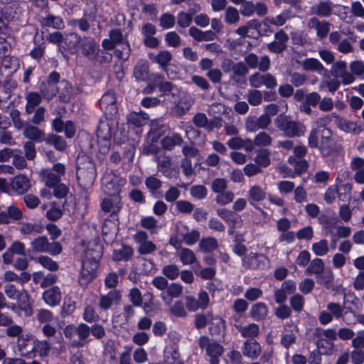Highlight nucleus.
Returning <instances> with one entry per match:
<instances>
[{
	"label": "nucleus",
	"instance_id": "f257e3e1",
	"mask_svg": "<svg viewBox=\"0 0 364 364\" xmlns=\"http://www.w3.org/2000/svg\"><path fill=\"white\" fill-rule=\"evenodd\" d=\"M102 255V248L99 245H95V249L88 248L85 251L78 279L81 287H87L96 277L99 261Z\"/></svg>",
	"mask_w": 364,
	"mask_h": 364
},
{
	"label": "nucleus",
	"instance_id": "f03ea898",
	"mask_svg": "<svg viewBox=\"0 0 364 364\" xmlns=\"http://www.w3.org/2000/svg\"><path fill=\"white\" fill-rule=\"evenodd\" d=\"M277 128L288 138L300 137L305 134L306 127L299 120H293L291 117L280 114L275 119Z\"/></svg>",
	"mask_w": 364,
	"mask_h": 364
},
{
	"label": "nucleus",
	"instance_id": "7ed1b4c3",
	"mask_svg": "<svg viewBox=\"0 0 364 364\" xmlns=\"http://www.w3.org/2000/svg\"><path fill=\"white\" fill-rule=\"evenodd\" d=\"M109 118L106 117L105 119H101L96 130L99 150L102 154L108 152L111 145L114 122Z\"/></svg>",
	"mask_w": 364,
	"mask_h": 364
},
{
	"label": "nucleus",
	"instance_id": "20e7f679",
	"mask_svg": "<svg viewBox=\"0 0 364 364\" xmlns=\"http://www.w3.org/2000/svg\"><path fill=\"white\" fill-rule=\"evenodd\" d=\"M4 289L9 299L17 301L18 308L24 312L25 316L32 315L33 309L30 303V296L26 289L18 290L12 284H6Z\"/></svg>",
	"mask_w": 364,
	"mask_h": 364
},
{
	"label": "nucleus",
	"instance_id": "39448f33",
	"mask_svg": "<svg viewBox=\"0 0 364 364\" xmlns=\"http://www.w3.org/2000/svg\"><path fill=\"white\" fill-rule=\"evenodd\" d=\"M71 36H73L77 42V48L84 57L90 61L97 60L100 50L94 38L90 36L81 37L76 33H71Z\"/></svg>",
	"mask_w": 364,
	"mask_h": 364
},
{
	"label": "nucleus",
	"instance_id": "423d86ee",
	"mask_svg": "<svg viewBox=\"0 0 364 364\" xmlns=\"http://www.w3.org/2000/svg\"><path fill=\"white\" fill-rule=\"evenodd\" d=\"M198 343L200 349L205 350V355L209 358L210 364H220V357L224 353L223 346L206 336H200Z\"/></svg>",
	"mask_w": 364,
	"mask_h": 364
},
{
	"label": "nucleus",
	"instance_id": "0eeeda50",
	"mask_svg": "<svg viewBox=\"0 0 364 364\" xmlns=\"http://www.w3.org/2000/svg\"><path fill=\"white\" fill-rule=\"evenodd\" d=\"M31 248L36 253H49L52 255H59L62 246L58 242H49L46 236H38L31 242Z\"/></svg>",
	"mask_w": 364,
	"mask_h": 364
},
{
	"label": "nucleus",
	"instance_id": "6e6552de",
	"mask_svg": "<svg viewBox=\"0 0 364 364\" xmlns=\"http://www.w3.org/2000/svg\"><path fill=\"white\" fill-rule=\"evenodd\" d=\"M249 82L252 87L256 89L262 86H265L267 89H274L277 85L276 77L269 73H255L249 77Z\"/></svg>",
	"mask_w": 364,
	"mask_h": 364
},
{
	"label": "nucleus",
	"instance_id": "1a4fd4ad",
	"mask_svg": "<svg viewBox=\"0 0 364 364\" xmlns=\"http://www.w3.org/2000/svg\"><path fill=\"white\" fill-rule=\"evenodd\" d=\"M185 301L186 309L193 312L198 309L204 310L207 309L210 302L208 294L204 290H201L198 294V299L188 295L185 297Z\"/></svg>",
	"mask_w": 364,
	"mask_h": 364
},
{
	"label": "nucleus",
	"instance_id": "9d476101",
	"mask_svg": "<svg viewBox=\"0 0 364 364\" xmlns=\"http://www.w3.org/2000/svg\"><path fill=\"white\" fill-rule=\"evenodd\" d=\"M126 181L115 175L107 176L103 178L102 189L107 196H119V193Z\"/></svg>",
	"mask_w": 364,
	"mask_h": 364
},
{
	"label": "nucleus",
	"instance_id": "9b49d317",
	"mask_svg": "<svg viewBox=\"0 0 364 364\" xmlns=\"http://www.w3.org/2000/svg\"><path fill=\"white\" fill-rule=\"evenodd\" d=\"M330 73L335 78H340L343 85H350L355 81V77L347 70L346 61L339 60L333 63Z\"/></svg>",
	"mask_w": 364,
	"mask_h": 364
},
{
	"label": "nucleus",
	"instance_id": "f8f14e48",
	"mask_svg": "<svg viewBox=\"0 0 364 364\" xmlns=\"http://www.w3.org/2000/svg\"><path fill=\"white\" fill-rule=\"evenodd\" d=\"M77 178L79 185L83 188H88L92 186L95 179V168L92 163H89L86 168L77 167Z\"/></svg>",
	"mask_w": 364,
	"mask_h": 364
},
{
	"label": "nucleus",
	"instance_id": "ddd939ff",
	"mask_svg": "<svg viewBox=\"0 0 364 364\" xmlns=\"http://www.w3.org/2000/svg\"><path fill=\"white\" fill-rule=\"evenodd\" d=\"M101 110L106 117L112 118L117 113L116 97L113 91H108L102 95L99 101Z\"/></svg>",
	"mask_w": 364,
	"mask_h": 364
},
{
	"label": "nucleus",
	"instance_id": "4468645a",
	"mask_svg": "<svg viewBox=\"0 0 364 364\" xmlns=\"http://www.w3.org/2000/svg\"><path fill=\"white\" fill-rule=\"evenodd\" d=\"M289 39L287 33L283 29H280L274 33V40L268 43L267 48L271 53H282L287 48Z\"/></svg>",
	"mask_w": 364,
	"mask_h": 364
},
{
	"label": "nucleus",
	"instance_id": "2eb2a0df",
	"mask_svg": "<svg viewBox=\"0 0 364 364\" xmlns=\"http://www.w3.org/2000/svg\"><path fill=\"white\" fill-rule=\"evenodd\" d=\"M245 64L251 69H259L261 72H266L270 67V59L267 55L259 58L255 53H249L245 58Z\"/></svg>",
	"mask_w": 364,
	"mask_h": 364
},
{
	"label": "nucleus",
	"instance_id": "dca6fc26",
	"mask_svg": "<svg viewBox=\"0 0 364 364\" xmlns=\"http://www.w3.org/2000/svg\"><path fill=\"white\" fill-rule=\"evenodd\" d=\"M226 63L228 68H231L232 75L230 79L237 84H242L245 82V76L249 72L248 67L243 62L235 63L232 60L227 59Z\"/></svg>",
	"mask_w": 364,
	"mask_h": 364
},
{
	"label": "nucleus",
	"instance_id": "f3484780",
	"mask_svg": "<svg viewBox=\"0 0 364 364\" xmlns=\"http://www.w3.org/2000/svg\"><path fill=\"white\" fill-rule=\"evenodd\" d=\"M121 299V291L118 289H112L106 294H100L98 299V306L102 311H107L113 305H117Z\"/></svg>",
	"mask_w": 364,
	"mask_h": 364
},
{
	"label": "nucleus",
	"instance_id": "a211bd4d",
	"mask_svg": "<svg viewBox=\"0 0 364 364\" xmlns=\"http://www.w3.org/2000/svg\"><path fill=\"white\" fill-rule=\"evenodd\" d=\"M336 124L342 131L349 133L358 134L364 129L363 123L360 122H349L338 114H333Z\"/></svg>",
	"mask_w": 364,
	"mask_h": 364
},
{
	"label": "nucleus",
	"instance_id": "6ab92c4d",
	"mask_svg": "<svg viewBox=\"0 0 364 364\" xmlns=\"http://www.w3.org/2000/svg\"><path fill=\"white\" fill-rule=\"evenodd\" d=\"M102 210L107 213L117 215L122 208L120 196H108L101 203Z\"/></svg>",
	"mask_w": 364,
	"mask_h": 364
},
{
	"label": "nucleus",
	"instance_id": "aec40b11",
	"mask_svg": "<svg viewBox=\"0 0 364 364\" xmlns=\"http://www.w3.org/2000/svg\"><path fill=\"white\" fill-rule=\"evenodd\" d=\"M318 149L324 157L330 156L333 151L332 132L330 129H321V139Z\"/></svg>",
	"mask_w": 364,
	"mask_h": 364
},
{
	"label": "nucleus",
	"instance_id": "412c9836",
	"mask_svg": "<svg viewBox=\"0 0 364 364\" xmlns=\"http://www.w3.org/2000/svg\"><path fill=\"white\" fill-rule=\"evenodd\" d=\"M18 230L23 236H35L41 234L44 227L38 222H22L19 223Z\"/></svg>",
	"mask_w": 364,
	"mask_h": 364
},
{
	"label": "nucleus",
	"instance_id": "4be33fe9",
	"mask_svg": "<svg viewBox=\"0 0 364 364\" xmlns=\"http://www.w3.org/2000/svg\"><path fill=\"white\" fill-rule=\"evenodd\" d=\"M11 187L16 193L23 194L31 188V181L25 175L19 174L12 179Z\"/></svg>",
	"mask_w": 364,
	"mask_h": 364
},
{
	"label": "nucleus",
	"instance_id": "5701e85b",
	"mask_svg": "<svg viewBox=\"0 0 364 364\" xmlns=\"http://www.w3.org/2000/svg\"><path fill=\"white\" fill-rule=\"evenodd\" d=\"M23 217L22 211L15 205H10L6 210L0 212V225L9 224L12 220H18Z\"/></svg>",
	"mask_w": 364,
	"mask_h": 364
},
{
	"label": "nucleus",
	"instance_id": "b1692460",
	"mask_svg": "<svg viewBox=\"0 0 364 364\" xmlns=\"http://www.w3.org/2000/svg\"><path fill=\"white\" fill-rule=\"evenodd\" d=\"M217 214L228 223L232 229H235L242 225V220L240 215L233 211L225 208H220L217 210Z\"/></svg>",
	"mask_w": 364,
	"mask_h": 364
},
{
	"label": "nucleus",
	"instance_id": "393cba45",
	"mask_svg": "<svg viewBox=\"0 0 364 364\" xmlns=\"http://www.w3.org/2000/svg\"><path fill=\"white\" fill-rule=\"evenodd\" d=\"M183 290L182 285L177 283H171L168 284L167 289L161 294V298L166 304L170 305L173 298L181 296Z\"/></svg>",
	"mask_w": 364,
	"mask_h": 364
},
{
	"label": "nucleus",
	"instance_id": "a878e982",
	"mask_svg": "<svg viewBox=\"0 0 364 364\" xmlns=\"http://www.w3.org/2000/svg\"><path fill=\"white\" fill-rule=\"evenodd\" d=\"M308 27L316 31V35L320 38L326 37L330 31L331 24L325 21H320L316 17H312L308 21Z\"/></svg>",
	"mask_w": 364,
	"mask_h": 364
},
{
	"label": "nucleus",
	"instance_id": "bb28decb",
	"mask_svg": "<svg viewBox=\"0 0 364 364\" xmlns=\"http://www.w3.org/2000/svg\"><path fill=\"white\" fill-rule=\"evenodd\" d=\"M23 135L25 138L28 139V141H31L33 142L45 141V139L46 137L43 130L30 124H28L23 129Z\"/></svg>",
	"mask_w": 364,
	"mask_h": 364
},
{
	"label": "nucleus",
	"instance_id": "cd10ccee",
	"mask_svg": "<svg viewBox=\"0 0 364 364\" xmlns=\"http://www.w3.org/2000/svg\"><path fill=\"white\" fill-rule=\"evenodd\" d=\"M209 325V332L211 335L224 337L226 331V324L224 319L219 316L213 314Z\"/></svg>",
	"mask_w": 364,
	"mask_h": 364
},
{
	"label": "nucleus",
	"instance_id": "c85d7f7f",
	"mask_svg": "<svg viewBox=\"0 0 364 364\" xmlns=\"http://www.w3.org/2000/svg\"><path fill=\"white\" fill-rule=\"evenodd\" d=\"M247 198L250 204L254 205L255 203L262 202L266 198L265 190L259 185L252 186L247 191Z\"/></svg>",
	"mask_w": 364,
	"mask_h": 364
},
{
	"label": "nucleus",
	"instance_id": "c756f323",
	"mask_svg": "<svg viewBox=\"0 0 364 364\" xmlns=\"http://www.w3.org/2000/svg\"><path fill=\"white\" fill-rule=\"evenodd\" d=\"M43 301L50 306L58 305L61 300V292L58 287H53L43 294Z\"/></svg>",
	"mask_w": 364,
	"mask_h": 364
},
{
	"label": "nucleus",
	"instance_id": "7c9ffc66",
	"mask_svg": "<svg viewBox=\"0 0 364 364\" xmlns=\"http://www.w3.org/2000/svg\"><path fill=\"white\" fill-rule=\"evenodd\" d=\"M40 23L42 27H52L57 30L63 29L65 27L64 21L60 16L50 14L44 17H41Z\"/></svg>",
	"mask_w": 364,
	"mask_h": 364
},
{
	"label": "nucleus",
	"instance_id": "2f4dec72",
	"mask_svg": "<svg viewBox=\"0 0 364 364\" xmlns=\"http://www.w3.org/2000/svg\"><path fill=\"white\" fill-rule=\"evenodd\" d=\"M301 66L306 71L316 72L319 74L327 71L322 63L318 59L314 58L305 59L302 62Z\"/></svg>",
	"mask_w": 364,
	"mask_h": 364
},
{
	"label": "nucleus",
	"instance_id": "473e14b6",
	"mask_svg": "<svg viewBox=\"0 0 364 364\" xmlns=\"http://www.w3.org/2000/svg\"><path fill=\"white\" fill-rule=\"evenodd\" d=\"M58 97L63 102H68L73 96V87L67 80H62L58 84Z\"/></svg>",
	"mask_w": 364,
	"mask_h": 364
},
{
	"label": "nucleus",
	"instance_id": "72a5a7b5",
	"mask_svg": "<svg viewBox=\"0 0 364 364\" xmlns=\"http://www.w3.org/2000/svg\"><path fill=\"white\" fill-rule=\"evenodd\" d=\"M166 131V126L165 124H161L156 121H152L151 123V129L148 132V139L151 142L155 143Z\"/></svg>",
	"mask_w": 364,
	"mask_h": 364
},
{
	"label": "nucleus",
	"instance_id": "f704fd0d",
	"mask_svg": "<svg viewBox=\"0 0 364 364\" xmlns=\"http://www.w3.org/2000/svg\"><path fill=\"white\" fill-rule=\"evenodd\" d=\"M250 314L255 321L263 320L268 314L267 306L263 302H257L252 306Z\"/></svg>",
	"mask_w": 364,
	"mask_h": 364
},
{
	"label": "nucleus",
	"instance_id": "c9c22d12",
	"mask_svg": "<svg viewBox=\"0 0 364 364\" xmlns=\"http://www.w3.org/2000/svg\"><path fill=\"white\" fill-rule=\"evenodd\" d=\"M242 352L245 356L251 358H255L259 355L261 352V347L260 345L256 341L247 340L244 343Z\"/></svg>",
	"mask_w": 364,
	"mask_h": 364
},
{
	"label": "nucleus",
	"instance_id": "e433bc0d",
	"mask_svg": "<svg viewBox=\"0 0 364 364\" xmlns=\"http://www.w3.org/2000/svg\"><path fill=\"white\" fill-rule=\"evenodd\" d=\"M154 160L157 163L158 170L165 176H169V173L171 172L170 166L171 165V158L165 154H161L156 155Z\"/></svg>",
	"mask_w": 364,
	"mask_h": 364
},
{
	"label": "nucleus",
	"instance_id": "4c0bfd02",
	"mask_svg": "<svg viewBox=\"0 0 364 364\" xmlns=\"http://www.w3.org/2000/svg\"><path fill=\"white\" fill-rule=\"evenodd\" d=\"M149 59L159 64L163 70H165L172 60V55L168 50H160L157 55L150 54Z\"/></svg>",
	"mask_w": 364,
	"mask_h": 364
},
{
	"label": "nucleus",
	"instance_id": "58836bf2",
	"mask_svg": "<svg viewBox=\"0 0 364 364\" xmlns=\"http://www.w3.org/2000/svg\"><path fill=\"white\" fill-rule=\"evenodd\" d=\"M183 142L181 136L178 133H173L166 136L161 140V145L166 150H172L176 146H181Z\"/></svg>",
	"mask_w": 364,
	"mask_h": 364
},
{
	"label": "nucleus",
	"instance_id": "ea45409f",
	"mask_svg": "<svg viewBox=\"0 0 364 364\" xmlns=\"http://www.w3.org/2000/svg\"><path fill=\"white\" fill-rule=\"evenodd\" d=\"M235 328L243 338H254L258 336L259 332V326L253 323L247 326L235 325Z\"/></svg>",
	"mask_w": 364,
	"mask_h": 364
},
{
	"label": "nucleus",
	"instance_id": "a19ab883",
	"mask_svg": "<svg viewBox=\"0 0 364 364\" xmlns=\"http://www.w3.org/2000/svg\"><path fill=\"white\" fill-rule=\"evenodd\" d=\"M134 76L138 81H145L149 77V65L144 60L137 62L134 68Z\"/></svg>",
	"mask_w": 364,
	"mask_h": 364
},
{
	"label": "nucleus",
	"instance_id": "79ce46f5",
	"mask_svg": "<svg viewBox=\"0 0 364 364\" xmlns=\"http://www.w3.org/2000/svg\"><path fill=\"white\" fill-rule=\"evenodd\" d=\"M26 112L27 114H31L36 106H38L42 100L40 94L36 92H30L26 95Z\"/></svg>",
	"mask_w": 364,
	"mask_h": 364
},
{
	"label": "nucleus",
	"instance_id": "37998d69",
	"mask_svg": "<svg viewBox=\"0 0 364 364\" xmlns=\"http://www.w3.org/2000/svg\"><path fill=\"white\" fill-rule=\"evenodd\" d=\"M288 325L290 327H293L294 329H290L288 331L285 328L281 338V344L287 349H288L291 345L296 342L297 337L296 326H294L292 323Z\"/></svg>",
	"mask_w": 364,
	"mask_h": 364
},
{
	"label": "nucleus",
	"instance_id": "c03bdc74",
	"mask_svg": "<svg viewBox=\"0 0 364 364\" xmlns=\"http://www.w3.org/2000/svg\"><path fill=\"white\" fill-rule=\"evenodd\" d=\"M45 142L48 145H53L55 149L60 151H63L67 147L65 139L59 135L50 134L46 136Z\"/></svg>",
	"mask_w": 364,
	"mask_h": 364
},
{
	"label": "nucleus",
	"instance_id": "a18cd8bd",
	"mask_svg": "<svg viewBox=\"0 0 364 364\" xmlns=\"http://www.w3.org/2000/svg\"><path fill=\"white\" fill-rule=\"evenodd\" d=\"M134 254V250L132 247L123 245L122 248L116 250L113 252L112 257L115 261H128Z\"/></svg>",
	"mask_w": 364,
	"mask_h": 364
},
{
	"label": "nucleus",
	"instance_id": "49530a36",
	"mask_svg": "<svg viewBox=\"0 0 364 364\" xmlns=\"http://www.w3.org/2000/svg\"><path fill=\"white\" fill-rule=\"evenodd\" d=\"M267 258L261 254L251 252L249 255L244 257L242 264L245 268H256L258 266V262H261Z\"/></svg>",
	"mask_w": 364,
	"mask_h": 364
},
{
	"label": "nucleus",
	"instance_id": "de8ad7c7",
	"mask_svg": "<svg viewBox=\"0 0 364 364\" xmlns=\"http://www.w3.org/2000/svg\"><path fill=\"white\" fill-rule=\"evenodd\" d=\"M238 10L231 6H228L224 12V21L228 25H236L240 21Z\"/></svg>",
	"mask_w": 364,
	"mask_h": 364
},
{
	"label": "nucleus",
	"instance_id": "09e8293b",
	"mask_svg": "<svg viewBox=\"0 0 364 364\" xmlns=\"http://www.w3.org/2000/svg\"><path fill=\"white\" fill-rule=\"evenodd\" d=\"M218 247L217 240L212 237L202 238L199 241L198 247L203 252H210Z\"/></svg>",
	"mask_w": 364,
	"mask_h": 364
},
{
	"label": "nucleus",
	"instance_id": "8fccbe9b",
	"mask_svg": "<svg viewBox=\"0 0 364 364\" xmlns=\"http://www.w3.org/2000/svg\"><path fill=\"white\" fill-rule=\"evenodd\" d=\"M270 151L267 149H260L257 155L255 156L254 161L259 167H267L270 165Z\"/></svg>",
	"mask_w": 364,
	"mask_h": 364
},
{
	"label": "nucleus",
	"instance_id": "3c124183",
	"mask_svg": "<svg viewBox=\"0 0 364 364\" xmlns=\"http://www.w3.org/2000/svg\"><path fill=\"white\" fill-rule=\"evenodd\" d=\"M338 191V198L341 201L348 202L351 198L352 185L350 183H346L336 187Z\"/></svg>",
	"mask_w": 364,
	"mask_h": 364
},
{
	"label": "nucleus",
	"instance_id": "603ef678",
	"mask_svg": "<svg viewBox=\"0 0 364 364\" xmlns=\"http://www.w3.org/2000/svg\"><path fill=\"white\" fill-rule=\"evenodd\" d=\"M324 270L323 261L320 258H315L310 262L309 267L306 269V274H321Z\"/></svg>",
	"mask_w": 364,
	"mask_h": 364
},
{
	"label": "nucleus",
	"instance_id": "864d4df0",
	"mask_svg": "<svg viewBox=\"0 0 364 364\" xmlns=\"http://www.w3.org/2000/svg\"><path fill=\"white\" fill-rule=\"evenodd\" d=\"M178 255L184 265L192 264L196 261V257L194 252L188 248H181L178 252Z\"/></svg>",
	"mask_w": 364,
	"mask_h": 364
},
{
	"label": "nucleus",
	"instance_id": "5fc2aeb1",
	"mask_svg": "<svg viewBox=\"0 0 364 364\" xmlns=\"http://www.w3.org/2000/svg\"><path fill=\"white\" fill-rule=\"evenodd\" d=\"M36 319L40 323L49 324L54 319L53 312L48 309H39L36 311Z\"/></svg>",
	"mask_w": 364,
	"mask_h": 364
},
{
	"label": "nucleus",
	"instance_id": "6e6d98bb",
	"mask_svg": "<svg viewBox=\"0 0 364 364\" xmlns=\"http://www.w3.org/2000/svg\"><path fill=\"white\" fill-rule=\"evenodd\" d=\"M2 66L10 73H14L19 68V60L16 57L6 55L2 60Z\"/></svg>",
	"mask_w": 364,
	"mask_h": 364
},
{
	"label": "nucleus",
	"instance_id": "4d7b16f0",
	"mask_svg": "<svg viewBox=\"0 0 364 364\" xmlns=\"http://www.w3.org/2000/svg\"><path fill=\"white\" fill-rule=\"evenodd\" d=\"M314 13L320 16H328L331 14L332 3L330 1H322L312 8Z\"/></svg>",
	"mask_w": 364,
	"mask_h": 364
},
{
	"label": "nucleus",
	"instance_id": "13d9d810",
	"mask_svg": "<svg viewBox=\"0 0 364 364\" xmlns=\"http://www.w3.org/2000/svg\"><path fill=\"white\" fill-rule=\"evenodd\" d=\"M321 139V129L315 128L311 130L308 137V144L311 149L318 148Z\"/></svg>",
	"mask_w": 364,
	"mask_h": 364
},
{
	"label": "nucleus",
	"instance_id": "bf43d9fd",
	"mask_svg": "<svg viewBox=\"0 0 364 364\" xmlns=\"http://www.w3.org/2000/svg\"><path fill=\"white\" fill-rule=\"evenodd\" d=\"M58 85H52L48 82L43 83L41 86L42 95L48 100H52L58 93Z\"/></svg>",
	"mask_w": 364,
	"mask_h": 364
},
{
	"label": "nucleus",
	"instance_id": "052dcab7",
	"mask_svg": "<svg viewBox=\"0 0 364 364\" xmlns=\"http://www.w3.org/2000/svg\"><path fill=\"white\" fill-rule=\"evenodd\" d=\"M191 105V100L181 99L176 104L174 112L177 116H183L190 109Z\"/></svg>",
	"mask_w": 364,
	"mask_h": 364
},
{
	"label": "nucleus",
	"instance_id": "680f3d73",
	"mask_svg": "<svg viewBox=\"0 0 364 364\" xmlns=\"http://www.w3.org/2000/svg\"><path fill=\"white\" fill-rule=\"evenodd\" d=\"M263 99L262 92L255 88L254 90H250L247 95V100L250 105L252 106H257L259 105Z\"/></svg>",
	"mask_w": 364,
	"mask_h": 364
},
{
	"label": "nucleus",
	"instance_id": "e2e57ef3",
	"mask_svg": "<svg viewBox=\"0 0 364 364\" xmlns=\"http://www.w3.org/2000/svg\"><path fill=\"white\" fill-rule=\"evenodd\" d=\"M145 186L151 193L154 194L161 188L162 182L155 176H151L146 178Z\"/></svg>",
	"mask_w": 364,
	"mask_h": 364
},
{
	"label": "nucleus",
	"instance_id": "0e129e2a",
	"mask_svg": "<svg viewBox=\"0 0 364 364\" xmlns=\"http://www.w3.org/2000/svg\"><path fill=\"white\" fill-rule=\"evenodd\" d=\"M186 308L181 301H176L170 307L169 311L176 317L185 318L188 315Z\"/></svg>",
	"mask_w": 364,
	"mask_h": 364
},
{
	"label": "nucleus",
	"instance_id": "69168bd1",
	"mask_svg": "<svg viewBox=\"0 0 364 364\" xmlns=\"http://www.w3.org/2000/svg\"><path fill=\"white\" fill-rule=\"evenodd\" d=\"M344 305L345 303L342 306L338 303L330 302L327 304V309L332 314L333 318L334 317L336 319H339L343 318L345 309Z\"/></svg>",
	"mask_w": 364,
	"mask_h": 364
},
{
	"label": "nucleus",
	"instance_id": "338daca9",
	"mask_svg": "<svg viewBox=\"0 0 364 364\" xmlns=\"http://www.w3.org/2000/svg\"><path fill=\"white\" fill-rule=\"evenodd\" d=\"M272 142V138L266 132H261L258 133L254 139V144L257 146H270Z\"/></svg>",
	"mask_w": 364,
	"mask_h": 364
},
{
	"label": "nucleus",
	"instance_id": "774afa93",
	"mask_svg": "<svg viewBox=\"0 0 364 364\" xmlns=\"http://www.w3.org/2000/svg\"><path fill=\"white\" fill-rule=\"evenodd\" d=\"M312 251L317 256H323L328 252V245L326 240H321L312 245Z\"/></svg>",
	"mask_w": 364,
	"mask_h": 364
}]
</instances>
